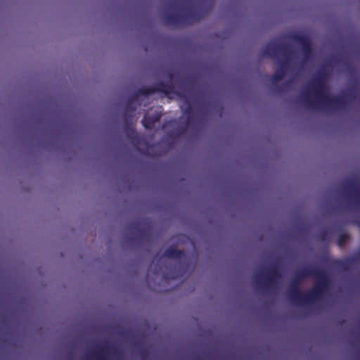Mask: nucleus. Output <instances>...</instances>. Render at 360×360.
Returning a JSON list of instances; mask_svg holds the SVG:
<instances>
[{
  "mask_svg": "<svg viewBox=\"0 0 360 360\" xmlns=\"http://www.w3.org/2000/svg\"><path fill=\"white\" fill-rule=\"evenodd\" d=\"M326 75L325 72H320L314 84L311 85L313 94L318 98V101L312 100L309 98V92L304 91L302 94L303 102L309 109L314 111L321 110L324 112L328 109L340 110L345 108L346 98L344 96H329L323 94V91L326 89L324 80Z\"/></svg>",
  "mask_w": 360,
  "mask_h": 360,
  "instance_id": "f257e3e1",
  "label": "nucleus"
},
{
  "mask_svg": "<svg viewBox=\"0 0 360 360\" xmlns=\"http://www.w3.org/2000/svg\"><path fill=\"white\" fill-rule=\"evenodd\" d=\"M207 13L202 10H188L184 13L167 12L164 15V20L168 25L174 27L181 25H191L203 18Z\"/></svg>",
  "mask_w": 360,
  "mask_h": 360,
  "instance_id": "f03ea898",
  "label": "nucleus"
},
{
  "mask_svg": "<svg viewBox=\"0 0 360 360\" xmlns=\"http://www.w3.org/2000/svg\"><path fill=\"white\" fill-rule=\"evenodd\" d=\"M281 276L278 266L272 265L257 273L254 276V280L259 288L263 291L262 292H266V290L277 284Z\"/></svg>",
  "mask_w": 360,
  "mask_h": 360,
  "instance_id": "7ed1b4c3",
  "label": "nucleus"
},
{
  "mask_svg": "<svg viewBox=\"0 0 360 360\" xmlns=\"http://www.w3.org/2000/svg\"><path fill=\"white\" fill-rule=\"evenodd\" d=\"M290 302L297 307H303L305 309H314L316 311H320V306L316 302L322 297L332 295L333 294H285Z\"/></svg>",
  "mask_w": 360,
  "mask_h": 360,
  "instance_id": "20e7f679",
  "label": "nucleus"
},
{
  "mask_svg": "<svg viewBox=\"0 0 360 360\" xmlns=\"http://www.w3.org/2000/svg\"><path fill=\"white\" fill-rule=\"evenodd\" d=\"M312 278L315 280V285L312 290L302 291L298 288L292 289L287 292H327L331 283L330 274L325 270L315 267Z\"/></svg>",
  "mask_w": 360,
  "mask_h": 360,
  "instance_id": "39448f33",
  "label": "nucleus"
},
{
  "mask_svg": "<svg viewBox=\"0 0 360 360\" xmlns=\"http://www.w3.org/2000/svg\"><path fill=\"white\" fill-rule=\"evenodd\" d=\"M290 50V46L287 44H279L276 41L267 43L262 51L263 56H269L275 60H280L279 53L287 54Z\"/></svg>",
  "mask_w": 360,
  "mask_h": 360,
  "instance_id": "423d86ee",
  "label": "nucleus"
},
{
  "mask_svg": "<svg viewBox=\"0 0 360 360\" xmlns=\"http://www.w3.org/2000/svg\"><path fill=\"white\" fill-rule=\"evenodd\" d=\"M156 92L164 94L168 96L169 94L175 93L174 86L172 83H165L162 81L157 82L154 86H142L139 89V93L143 96H149Z\"/></svg>",
  "mask_w": 360,
  "mask_h": 360,
  "instance_id": "0eeeda50",
  "label": "nucleus"
},
{
  "mask_svg": "<svg viewBox=\"0 0 360 360\" xmlns=\"http://www.w3.org/2000/svg\"><path fill=\"white\" fill-rule=\"evenodd\" d=\"M342 191L345 198L356 207H360V184L352 181L344 185Z\"/></svg>",
  "mask_w": 360,
  "mask_h": 360,
  "instance_id": "6e6552de",
  "label": "nucleus"
},
{
  "mask_svg": "<svg viewBox=\"0 0 360 360\" xmlns=\"http://www.w3.org/2000/svg\"><path fill=\"white\" fill-rule=\"evenodd\" d=\"M291 39L301 46L304 59H307L312 51V46L310 39L307 36L299 34H292Z\"/></svg>",
  "mask_w": 360,
  "mask_h": 360,
  "instance_id": "1a4fd4ad",
  "label": "nucleus"
},
{
  "mask_svg": "<svg viewBox=\"0 0 360 360\" xmlns=\"http://www.w3.org/2000/svg\"><path fill=\"white\" fill-rule=\"evenodd\" d=\"M140 96H143L142 94L139 93V89L136 91L128 99L125 105L124 118L126 124H128L129 119L133 116L132 113L136 110V103L139 100Z\"/></svg>",
  "mask_w": 360,
  "mask_h": 360,
  "instance_id": "9d476101",
  "label": "nucleus"
},
{
  "mask_svg": "<svg viewBox=\"0 0 360 360\" xmlns=\"http://www.w3.org/2000/svg\"><path fill=\"white\" fill-rule=\"evenodd\" d=\"M360 261V254L346 258V259H333L330 261V264L335 268L347 270L349 267Z\"/></svg>",
  "mask_w": 360,
  "mask_h": 360,
  "instance_id": "9b49d317",
  "label": "nucleus"
},
{
  "mask_svg": "<svg viewBox=\"0 0 360 360\" xmlns=\"http://www.w3.org/2000/svg\"><path fill=\"white\" fill-rule=\"evenodd\" d=\"M186 103L187 105L185 109L183 110L184 114L186 115V125L184 127H181L178 130L176 136H179L184 134L186 131V128L195 119V111L191 102L188 99H186Z\"/></svg>",
  "mask_w": 360,
  "mask_h": 360,
  "instance_id": "f8f14e48",
  "label": "nucleus"
},
{
  "mask_svg": "<svg viewBox=\"0 0 360 360\" xmlns=\"http://www.w3.org/2000/svg\"><path fill=\"white\" fill-rule=\"evenodd\" d=\"M278 68L276 70L275 73L271 77V81L273 83H276L281 81L285 75L288 69L289 58H286L285 60H278Z\"/></svg>",
  "mask_w": 360,
  "mask_h": 360,
  "instance_id": "ddd939ff",
  "label": "nucleus"
},
{
  "mask_svg": "<svg viewBox=\"0 0 360 360\" xmlns=\"http://www.w3.org/2000/svg\"><path fill=\"white\" fill-rule=\"evenodd\" d=\"M161 116L162 114L160 112H156L153 115L145 114L142 120L143 127L146 129H152L155 123L160 121Z\"/></svg>",
  "mask_w": 360,
  "mask_h": 360,
  "instance_id": "4468645a",
  "label": "nucleus"
},
{
  "mask_svg": "<svg viewBox=\"0 0 360 360\" xmlns=\"http://www.w3.org/2000/svg\"><path fill=\"white\" fill-rule=\"evenodd\" d=\"M315 267H304L298 270L295 276V280L300 281L304 278L312 277Z\"/></svg>",
  "mask_w": 360,
  "mask_h": 360,
  "instance_id": "2eb2a0df",
  "label": "nucleus"
},
{
  "mask_svg": "<svg viewBox=\"0 0 360 360\" xmlns=\"http://www.w3.org/2000/svg\"><path fill=\"white\" fill-rule=\"evenodd\" d=\"M164 255L170 259H180L185 256V252L174 248H169L165 251Z\"/></svg>",
  "mask_w": 360,
  "mask_h": 360,
  "instance_id": "dca6fc26",
  "label": "nucleus"
},
{
  "mask_svg": "<svg viewBox=\"0 0 360 360\" xmlns=\"http://www.w3.org/2000/svg\"><path fill=\"white\" fill-rule=\"evenodd\" d=\"M115 349V347L110 345H106L105 347H102L100 351H94L93 353L95 354L96 357V360H107L102 354L103 353H109Z\"/></svg>",
  "mask_w": 360,
  "mask_h": 360,
  "instance_id": "f3484780",
  "label": "nucleus"
},
{
  "mask_svg": "<svg viewBox=\"0 0 360 360\" xmlns=\"http://www.w3.org/2000/svg\"><path fill=\"white\" fill-rule=\"evenodd\" d=\"M317 238L321 242H328L330 238V233L327 229H322L318 233Z\"/></svg>",
  "mask_w": 360,
  "mask_h": 360,
  "instance_id": "a211bd4d",
  "label": "nucleus"
},
{
  "mask_svg": "<svg viewBox=\"0 0 360 360\" xmlns=\"http://www.w3.org/2000/svg\"><path fill=\"white\" fill-rule=\"evenodd\" d=\"M348 238H349V236L347 233H343L340 234L338 236V241H337L338 245L340 248L344 247Z\"/></svg>",
  "mask_w": 360,
  "mask_h": 360,
  "instance_id": "6ab92c4d",
  "label": "nucleus"
},
{
  "mask_svg": "<svg viewBox=\"0 0 360 360\" xmlns=\"http://www.w3.org/2000/svg\"><path fill=\"white\" fill-rule=\"evenodd\" d=\"M139 223L136 221L131 222L129 224L128 229L130 231H137L139 232H141V230L139 227Z\"/></svg>",
  "mask_w": 360,
  "mask_h": 360,
  "instance_id": "aec40b11",
  "label": "nucleus"
},
{
  "mask_svg": "<svg viewBox=\"0 0 360 360\" xmlns=\"http://www.w3.org/2000/svg\"><path fill=\"white\" fill-rule=\"evenodd\" d=\"M140 354L142 357V359H146V356H148V352L146 349H142L141 351H140Z\"/></svg>",
  "mask_w": 360,
  "mask_h": 360,
  "instance_id": "412c9836",
  "label": "nucleus"
},
{
  "mask_svg": "<svg viewBox=\"0 0 360 360\" xmlns=\"http://www.w3.org/2000/svg\"><path fill=\"white\" fill-rule=\"evenodd\" d=\"M290 82L284 83L281 86L278 87V91H281L284 87H288L290 86Z\"/></svg>",
  "mask_w": 360,
  "mask_h": 360,
  "instance_id": "4be33fe9",
  "label": "nucleus"
},
{
  "mask_svg": "<svg viewBox=\"0 0 360 360\" xmlns=\"http://www.w3.org/2000/svg\"><path fill=\"white\" fill-rule=\"evenodd\" d=\"M120 334L123 335V336H127V331L125 330H122L120 332Z\"/></svg>",
  "mask_w": 360,
  "mask_h": 360,
  "instance_id": "5701e85b",
  "label": "nucleus"
},
{
  "mask_svg": "<svg viewBox=\"0 0 360 360\" xmlns=\"http://www.w3.org/2000/svg\"><path fill=\"white\" fill-rule=\"evenodd\" d=\"M131 136H132V138H133V139H135V138H136V136L135 135V131H134V129H131Z\"/></svg>",
  "mask_w": 360,
  "mask_h": 360,
  "instance_id": "b1692460",
  "label": "nucleus"
},
{
  "mask_svg": "<svg viewBox=\"0 0 360 360\" xmlns=\"http://www.w3.org/2000/svg\"><path fill=\"white\" fill-rule=\"evenodd\" d=\"M173 76H174V75H173V74H172V73H170V74L169 75V79H172Z\"/></svg>",
  "mask_w": 360,
  "mask_h": 360,
  "instance_id": "393cba45",
  "label": "nucleus"
},
{
  "mask_svg": "<svg viewBox=\"0 0 360 360\" xmlns=\"http://www.w3.org/2000/svg\"><path fill=\"white\" fill-rule=\"evenodd\" d=\"M162 292H165V293L170 292V290H165Z\"/></svg>",
  "mask_w": 360,
  "mask_h": 360,
  "instance_id": "a878e982",
  "label": "nucleus"
},
{
  "mask_svg": "<svg viewBox=\"0 0 360 360\" xmlns=\"http://www.w3.org/2000/svg\"><path fill=\"white\" fill-rule=\"evenodd\" d=\"M173 7H174V5H173V4H171V5H170V8H173Z\"/></svg>",
  "mask_w": 360,
  "mask_h": 360,
  "instance_id": "bb28decb",
  "label": "nucleus"
},
{
  "mask_svg": "<svg viewBox=\"0 0 360 360\" xmlns=\"http://www.w3.org/2000/svg\"><path fill=\"white\" fill-rule=\"evenodd\" d=\"M129 240H131V241H133L134 239L131 238H129Z\"/></svg>",
  "mask_w": 360,
  "mask_h": 360,
  "instance_id": "cd10ccee",
  "label": "nucleus"
},
{
  "mask_svg": "<svg viewBox=\"0 0 360 360\" xmlns=\"http://www.w3.org/2000/svg\"><path fill=\"white\" fill-rule=\"evenodd\" d=\"M272 295H276V294H275V293H273Z\"/></svg>",
  "mask_w": 360,
  "mask_h": 360,
  "instance_id": "c85d7f7f",
  "label": "nucleus"
}]
</instances>
